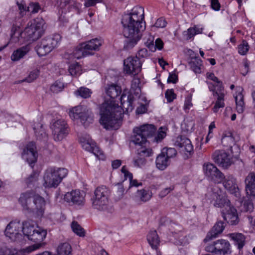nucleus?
<instances>
[{
	"label": "nucleus",
	"instance_id": "f257e3e1",
	"mask_svg": "<svg viewBox=\"0 0 255 255\" xmlns=\"http://www.w3.org/2000/svg\"><path fill=\"white\" fill-rule=\"evenodd\" d=\"M133 97L127 90H124L121 96V106L116 105L111 102L104 103L101 108V118L99 120L100 124L106 129L118 128L120 126L121 120L123 117V111H131L133 109L132 105Z\"/></svg>",
	"mask_w": 255,
	"mask_h": 255
},
{
	"label": "nucleus",
	"instance_id": "f03ea898",
	"mask_svg": "<svg viewBox=\"0 0 255 255\" xmlns=\"http://www.w3.org/2000/svg\"><path fill=\"white\" fill-rule=\"evenodd\" d=\"M143 19L144 8L140 6H134L129 13L123 16V33L127 39L125 44L126 49L132 48L141 38V32L145 27Z\"/></svg>",
	"mask_w": 255,
	"mask_h": 255
},
{
	"label": "nucleus",
	"instance_id": "7ed1b4c3",
	"mask_svg": "<svg viewBox=\"0 0 255 255\" xmlns=\"http://www.w3.org/2000/svg\"><path fill=\"white\" fill-rule=\"evenodd\" d=\"M156 128L152 124H146L133 129L131 141L135 146L147 147L148 143L147 138L155 134Z\"/></svg>",
	"mask_w": 255,
	"mask_h": 255
},
{
	"label": "nucleus",
	"instance_id": "20e7f679",
	"mask_svg": "<svg viewBox=\"0 0 255 255\" xmlns=\"http://www.w3.org/2000/svg\"><path fill=\"white\" fill-rule=\"evenodd\" d=\"M67 174L68 170L65 168L49 167L46 169L43 176V186L46 188H56Z\"/></svg>",
	"mask_w": 255,
	"mask_h": 255
},
{
	"label": "nucleus",
	"instance_id": "39448f33",
	"mask_svg": "<svg viewBox=\"0 0 255 255\" xmlns=\"http://www.w3.org/2000/svg\"><path fill=\"white\" fill-rule=\"evenodd\" d=\"M69 115L73 120H78L84 127H88L94 122V115L91 110L82 106H77L70 109Z\"/></svg>",
	"mask_w": 255,
	"mask_h": 255
},
{
	"label": "nucleus",
	"instance_id": "423d86ee",
	"mask_svg": "<svg viewBox=\"0 0 255 255\" xmlns=\"http://www.w3.org/2000/svg\"><path fill=\"white\" fill-rule=\"evenodd\" d=\"M44 21L42 19L35 20L33 23H28L27 26L21 32L24 42L33 41L38 39L44 32Z\"/></svg>",
	"mask_w": 255,
	"mask_h": 255
},
{
	"label": "nucleus",
	"instance_id": "0eeeda50",
	"mask_svg": "<svg viewBox=\"0 0 255 255\" xmlns=\"http://www.w3.org/2000/svg\"><path fill=\"white\" fill-rule=\"evenodd\" d=\"M60 39V35L58 34L42 39L35 47L37 54L43 56L48 54L57 45Z\"/></svg>",
	"mask_w": 255,
	"mask_h": 255
},
{
	"label": "nucleus",
	"instance_id": "6e6552de",
	"mask_svg": "<svg viewBox=\"0 0 255 255\" xmlns=\"http://www.w3.org/2000/svg\"><path fill=\"white\" fill-rule=\"evenodd\" d=\"M206 198L216 207L225 209L231 205L230 201L216 186L211 188V191H208L206 194Z\"/></svg>",
	"mask_w": 255,
	"mask_h": 255
},
{
	"label": "nucleus",
	"instance_id": "1a4fd4ad",
	"mask_svg": "<svg viewBox=\"0 0 255 255\" xmlns=\"http://www.w3.org/2000/svg\"><path fill=\"white\" fill-rule=\"evenodd\" d=\"M109 191L105 186L97 188V209L112 213L114 209L109 204L108 200Z\"/></svg>",
	"mask_w": 255,
	"mask_h": 255
},
{
	"label": "nucleus",
	"instance_id": "9d476101",
	"mask_svg": "<svg viewBox=\"0 0 255 255\" xmlns=\"http://www.w3.org/2000/svg\"><path fill=\"white\" fill-rule=\"evenodd\" d=\"M203 171L207 179L215 183H221L224 174L213 163L205 162L203 165Z\"/></svg>",
	"mask_w": 255,
	"mask_h": 255
},
{
	"label": "nucleus",
	"instance_id": "9b49d317",
	"mask_svg": "<svg viewBox=\"0 0 255 255\" xmlns=\"http://www.w3.org/2000/svg\"><path fill=\"white\" fill-rule=\"evenodd\" d=\"M214 161L219 166L227 168L234 162L233 155L225 150H216L212 154Z\"/></svg>",
	"mask_w": 255,
	"mask_h": 255
},
{
	"label": "nucleus",
	"instance_id": "f8f14e48",
	"mask_svg": "<svg viewBox=\"0 0 255 255\" xmlns=\"http://www.w3.org/2000/svg\"><path fill=\"white\" fill-rule=\"evenodd\" d=\"M51 128L53 138L56 141L62 140L68 133V126L66 121L63 119L55 120Z\"/></svg>",
	"mask_w": 255,
	"mask_h": 255
},
{
	"label": "nucleus",
	"instance_id": "ddd939ff",
	"mask_svg": "<svg viewBox=\"0 0 255 255\" xmlns=\"http://www.w3.org/2000/svg\"><path fill=\"white\" fill-rule=\"evenodd\" d=\"M95 50H96V38L78 45L73 51L72 56L79 59L85 56L92 54V51Z\"/></svg>",
	"mask_w": 255,
	"mask_h": 255
},
{
	"label": "nucleus",
	"instance_id": "4468645a",
	"mask_svg": "<svg viewBox=\"0 0 255 255\" xmlns=\"http://www.w3.org/2000/svg\"><path fill=\"white\" fill-rule=\"evenodd\" d=\"M47 231L39 227H37L36 230L29 237V240L35 242L34 245L29 246L24 249L25 252L30 253L34 251L39 249L43 245L41 243L45 238Z\"/></svg>",
	"mask_w": 255,
	"mask_h": 255
},
{
	"label": "nucleus",
	"instance_id": "2eb2a0df",
	"mask_svg": "<svg viewBox=\"0 0 255 255\" xmlns=\"http://www.w3.org/2000/svg\"><path fill=\"white\" fill-rule=\"evenodd\" d=\"M22 224L20 222L11 221L6 226L5 235L14 242H20L23 239L21 234Z\"/></svg>",
	"mask_w": 255,
	"mask_h": 255
},
{
	"label": "nucleus",
	"instance_id": "dca6fc26",
	"mask_svg": "<svg viewBox=\"0 0 255 255\" xmlns=\"http://www.w3.org/2000/svg\"><path fill=\"white\" fill-rule=\"evenodd\" d=\"M142 61L137 56L127 58L124 62L125 71L128 74H137L141 70Z\"/></svg>",
	"mask_w": 255,
	"mask_h": 255
},
{
	"label": "nucleus",
	"instance_id": "f3484780",
	"mask_svg": "<svg viewBox=\"0 0 255 255\" xmlns=\"http://www.w3.org/2000/svg\"><path fill=\"white\" fill-rule=\"evenodd\" d=\"M137 156L133 159L134 166L141 167L146 163L145 157L152 155L153 152L151 148L142 146H136Z\"/></svg>",
	"mask_w": 255,
	"mask_h": 255
},
{
	"label": "nucleus",
	"instance_id": "a211bd4d",
	"mask_svg": "<svg viewBox=\"0 0 255 255\" xmlns=\"http://www.w3.org/2000/svg\"><path fill=\"white\" fill-rule=\"evenodd\" d=\"M35 149V143L30 142L27 144L22 153V158L27 162L31 167H33L37 161L38 154Z\"/></svg>",
	"mask_w": 255,
	"mask_h": 255
},
{
	"label": "nucleus",
	"instance_id": "6ab92c4d",
	"mask_svg": "<svg viewBox=\"0 0 255 255\" xmlns=\"http://www.w3.org/2000/svg\"><path fill=\"white\" fill-rule=\"evenodd\" d=\"M221 183H223L224 188L231 194L237 198L240 197V192L236 183V179L233 175L225 176V178Z\"/></svg>",
	"mask_w": 255,
	"mask_h": 255
},
{
	"label": "nucleus",
	"instance_id": "aec40b11",
	"mask_svg": "<svg viewBox=\"0 0 255 255\" xmlns=\"http://www.w3.org/2000/svg\"><path fill=\"white\" fill-rule=\"evenodd\" d=\"M222 214L224 220L229 224L236 225L239 222L237 210L231 204L222 210Z\"/></svg>",
	"mask_w": 255,
	"mask_h": 255
},
{
	"label": "nucleus",
	"instance_id": "412c9836",
	"mask_svg": "<svg viewBox=\"0 0 255 255\" xmlns=\"http://www.w3.org/2000/svg\"><path fill=\"white\" fill-rule=\"evenodd\" d=\"M175 146L182 148L183 151L191 153L193 150V146L189 139L185 136L179 135L174 139Z\"/></svg>",
	"mask_w": 255,
	"mask_h": 255
},
{
	"label": "nucleus",
	"instance_id": "4be33fe9",
	"mask_svg": "<svg viewBox=\"0 0 255 255\" xmlns=\"http://www.w3.org/2000/svg\"><path fill=\"white\" fill-rule=\"evenodd\" d=\"M64 200L68 203L81 205L83 203L84 197L79 190H75L66 193L64 197Z\"/></svg>",
	"mask_w": 255,
	"mask_h": 255
},
{
	"label": "nucleus",
	"instance_id": "5701e85b",
	"mask_svg": "<svg viewBox=\"0 0 255 255\" xmlns=\"http://www.w3.org/2000/svg\"><path fill=\"white\" fill-rule=\"evenodd\" d=\"M35 196V195L31 191L23 193L19 198V202L23 208L30 210L34 206L33 200Z\"/></svg>",
	"mask_w": 255,
	"mask_h": 255
},
{
	"label": "nucleus",
	"instance_id": "b1692460",
	"mask_svg": "<svg viewBox=\"0 0 255 255\" xmlns=\"http://www.w3.org/2000/svg\"><path fill=\"white\" fill-rule=\"evenodd\" d=\"M224 228V222L222 221L217 222L211 230L207 234L204 241L207 242L217 238L219 234L223 232Z\"/></svg>",
	"mask_w": 255,
	"mask_h": 255
},
{
	"label": "nucleus",
	"instance_id": "393cba45",
	"mask_svg": "<svg viewBox=\"0 0 255 255\" xmlns=\"http://www.w3.org/2000/svg\"><path fill=\"white\" fill-rule=\"evenodd\" d=\"M33 203L34 206L30 208V210L35 212L38 216H42L45 209L44 199L41 196L35 195Z\"/></svg>",
	"mask_w": 255,
	"mask_h": 255
},
{
	"label": "nucleus",
	"instance_id": "a878e982",
	"mask_svg": "<svg viewBox=\"0 0 255 255\" xmlns=\"http://www.w3.org/2000/svg\"><path fill=\"white\" fill-rule=\"evenodd\" d=\"M79 141L84 149L96 155L94 152L95 143L89 135L85 134L80 136Z\"/></svg>",
	"mask_w": 255,
	"mask_h": 255
},
{
	"label": "nucleus",
	"instance_id": "bb28decb",
	"mask_svg": "<svg viewBox=\"0 0 255 255\" xmlns=\"http://www.w3.org/2000/svg\"><path fill=\"white\" fill-rule=\"evenodd\" d=\"M246 190L248 196L255 197V173H250L246 179Z\"/></svg>",
	"mask_w": 255,
	"mask_h": 255
},
{
	"label": "nucleus",
	"instance_id": "cd10ccee",
	"mask_svg": "<svg viewBox=\"0 0 255 255\" xmlns=\"http://www.w3.org/2000/svg\"><path fill=\"white\" fill-rule=\"evenodd\" d=\"M23 38V37H21V32L19 30V27L13 26L10 31V39L7 43L18 42L20 44H22L24 42V40H22Z\"/></svg>",
	"mask_w": 255,
	"mask_h": 255
},
{
	"label": "nucleus",
	"instance_id": "c85d7f7f",
	"mask_svg": "<svg viewBox=\"0 0 255 255\" xmlns=\"http://www.w3.org/2000/svg\"><path fill=\"white\" fill-rule=\"evenodd\" d=\"M189 65L195 74L201 73L204 68L202 61L197 57L191 58L189 62Z\"/></svg>",
	"mask_w": 255,
	"mask_h": 255
},
{
	"label": "nucleus",
	"instance_id": "c756f323",
	"mask_svg": "<svg viewBox=\"0 0 255 255\" xmlns=\"http://www.w3.org/2000/svg\"><path fill=\"white\" fill-rule=\"evenodd\" d=\"M155 162L157 168L160 170H164L168 166L170 161L165 156L164 150L157 156Z\"/></svg>",
	"mask_w": 255,
	"mask_h": 255
},
{
	"label": "nucleus",
	"instance_id": "7c9ffc66",
	"mask_svg": "<svg viewBox=\"0 0 255 255\" xmlns=\"http://www.w3.org/2000/svg\"><path fill=\"white\" fill-rule=\"evenodd\" d=\"M215 243L217 254L225 255L228 253L230 246L228 241L224 240H219L215 242Z\"/></svg>",
	"mask_w": 255,
	"mask_h": 255
},
{
	"label": "nucleus",
	"instance_id": "2f4dec72",
	"mask_svg": "<svg viewBox=\"0 0 255 255\" xmlns=\"http://www.w3.org/2000/svg\"><path fill=\"white\" fill-rule=\"evenodd\" d=\"M29 43L22 46L14 51L11 55V58L12 61H18L22 58L30 50Z\"/></svg>",
	"mask_w": 255,
	"mask_h": 255
},
{
	"label": "nucleus",
	"instance_id": "473e14b6",
	"mask_svg": "<svg viewBox=\"0 0 255 255\" xmlns=\"http://www.w3.org/2000/svg\"><path fill=\"white\" fill-rule=\"evenodd\" d=\"M151 197V193L148 190L141 189L137 190L134 200L136 202H146Z\"/></svg>",
	"mask_w": 255,
	"mask_h": 255
},
{
	"label": "nucleus",
	"instance_id": "72a5a7b5",
	"mask_svg": "<svg viewBox=\"0 0 255 255\" xmlns=\"http://www.w3.org/2000/svg\"><path fill=\"white\" fill-rule=\"evenodd\" d=\"M147 240L153 249L157 250L160 240L156 231H151L147 236Z\"/></svg>",
	"mask_w": 255,
	"mask_h": 255
},
{
	"label": "nucleus",
	"instance_id": "f704fd0d",
	"mask_svg": "<svg viewBox=\"0 0 255 255\" xmlns=\"http://www.w3.org/2000/svg\"><path fill=\"white\" fill-rule=\"evenodd\" d=\"M107 95L112 99L117 98L122 92L121 87L116 84L109 85L106 89Z\"/></svg>",
	"mask_w": 255,
	"mask_h": 255
},
{
	"label": "nucleus",
	"instance_id": "c9c22d12",
	"mask_svg": "<svg viewBox=\"0 0 255 255\" xmlns=\"http://www.w3.org/2000/svg\"><path fill=\"white\" fill-rule=\"evenodd\" d=\"M215 96L217 97V101L213 108V111L214 113H217L218 112L220 108H223L225 106L224 102L225 96L224 89L223 90L219 91V92L217 91L216 92V95Z\"/></svg>",
	"mask_w": 255,
	"mask_h": 255
},
{
	"label": "nucleus",
	"instance_id": "e433bc0d",
	"mask_svg": "<svg viewBox=\"0 0 255 255\" xmlns=\"http://www.w3.org/2000/svg\"><path fill=\"white\" fill-rule=\"evenodd\" d=\"M21 224V232L23 233V235L27 237L28 239H29V237L30 235H32V234L37 229H35L33 225H32L29 221H25Z\"/></svg>",
	"mask_w": 255,
	"mask_h": 255
},
{
	"label": "nucleus",
	"instance_id": "4c0bfd02",
	"mask_svg": "<svg viewBox=\"0 0 255 255\" xmlns=\"http://www.w3.org/2000/svg\"><path fill=\"white\" fill-rule=\"evenodd\" d=\"M230 237L234 241L235 244L238 246L240 250L242 249L245 245V237L241 233H232L230 234Z\"/></svg>",
	"mask_w": 255,
	"mask_h": 255
},
{
	"label": "nucleus",
	"instance_id": "58836bf2",
	"mask_svg": "<svg viewBox=\"0 0 255 255\" xmlns=\"http://www.w3.org/2000/svg\"><path fill=\"white\" fill-rule=\"evenodd\" d=\"M236 110L238 113H243L245 110V103L244 101V96L242 92H239L235 97Z\"/></svg>",
	"mask_w": 255,
	"mask_h": 255
},
{
	"label": "nucleus",
	"instance_id": "ea45409f",
	"mask_svg": "<svg viewBox=\"0 0 255 255\" xmlns=\"http://www.w3.org/2000/svg\"><path fill=\"white\" fill-rule=\"evenodd\" d=\"M72 248L69 244H60L57 249V255H71Z\"/></svg>",
	"mask_w": 255,
	"mask_h": 255
},
{
	"label": "nucleus",
	"instance_id": "a19ab883",
	"mask_svg": "<svg viewBox=\"0 0 255 255\" xmlns=\"http://www.w3.org/2000/svg\"><path fill=\"white\" fill-rule=\"evenodd\" d=\"M221 141L224 146L230 148L235 144V139L230 132H227L223 134Z\"/></svg>",
	"mask_w": 255,
	"mask_h": 255
},
{
	"label": "nucleus",
	"instance_id": "79ce46f5",
	"mask_svg": "<svg viewBox=\"0 0 255 255\" xmlns=\"http://www.w3.org/2000/svg\"><path fill=\"white\" fill-rule=\"evenodd\" d=\"M92 93V92L90 89L84 87H81L74 92L76 96H80L85 99L89 98Z\"/></svg>",
	"mask_w": 255,
	"mask_h": 255
},
{
	"label": "nucleus",
	"instance_id": "37998d69",
	"mask_svg": "<svg viewBox=\"0 0 255 255\" xmlns=\"http://www.w3.org/2000/svg\"><path fill=\"white\" fill-rule=\"evenodd\" d=\"M68 70L71 76H77L81 74L82 69L81 66L78 63H76L71 64Z\"/></svg>",
	"mask_w": 255,
	"mask_h": 255
},
{
	"label": "nucleus",
	"instance_id": "c03bdc74",
	"mask_svg": "<svg viewBox=\"0 0 255 255\" xmlns=\"http://www.w3.org/2000/svg\"><path fill=\"white\" fill-rule=\"evenodd\" d=\"M72 231L80 237L85 236V231L82 227L76 221H73L71 223Z\"/></svg>",
	"mask_w": 255,
	"mask_h": 255
},
{
	"label": "nucleus",
	"instance_id": "a18cd8bd",
	"mask_svg": "<svg viewBox=\"0 0 255 255\" xmlns=\"http://www.w3.org/2000/svg\"><path fill=\"white\" fill-rule=\"evenodd\" d=\"M117 191L115 195V200L118 201L122 199L125 194V189L122 183H119L117 184Z\"/></svg>",
	"mask_w": 255,
	"mask_h": 255
},
{
	"label": "nucleus",
	"instance_id": "49530a36",
	"mask_svg": "<svg viewBox=\"0 0 255 255\" xmlns=\"http://www.w3.org/2000/svg\"><path fill=\"white\" fill-rule=\"evenodd\" d=\"M167 128L165 127H160L157 132V134L155 136L153 141L156 142H160L166 135Z\"/></svg>",
	"mask_w": 255,
	"mask_h": 255
},
{
	"label": "nucleus",
	"instance_id": "de8ad7c7",
	"mask_svg": "<svg viewBox=\"0 0 255 255\" xmlns=\"http://www.w3.org/2000/svg\"><path fill=\"white\" fill-rule=\"evenodd\" d=\"M250 46L248 42L243 40L242 43L238 46V52L240 55H245L249 50Z\"/></svg>",
	"mask_w": 255,
	"mask_h": 255
},
{
	"label": "nucleus",
	"instance_id": "09e8293b",
	"mask_svg": "<svg viewBox=\"0 0 255 255\" xmlns=\"http://www.w3.org/2000/svg\"><path fill=\"white\" fill-rule=\"evenodd\" d=\"M206 75L207 78L212 80L213 82L217 83V86L218 87V91L223 90L224 88L222 85V82L219 80L218 78L216 76H215L214 73H207Z\"/></svg>",
	"mask_w": 255,
	"mask_h": 255
},
{
	"label": "nucleus",
	"instance_id": "8fccbe9b",
	"mask_svg": "<svg viewBox=\"0 0 255 255\" xmlns=\"http://www.w3.org/2000/svg\"><path fill=\"white\" fill-rule=\"evenodd\" d=\"M64 86V84L59 81H56L54 84H53L51 87L50 90L54 93H58L63 90Z\"/></svg>",
	"mask_w": 255,
	"mask_h": 255
},
{
	"label": "nucleus",
	"instance_id": "3c124183",
	"mask_svg": "<svg viewBox=\"0 0 255 255\" xmlns=\"http://www.w3.org/2000/svg\"><path fill=\"white\" fill-rule=\"evenodd\" d=\"M38 174L36 172H33L25 180L26 184L29 186L34 184L38 179Z\"/></svg>",
	"mask_w": 255,
	"mask_h": 255
},
{
	"label": "nucleus",
	"instance_id": "603ef678",
	"mask_svg": "<svg viewBox=\"0 0 255 255\" xmlns=\"http://www.w3.org/2000/svg\"><path fill=\"white\" fill-rule=\"evenodd\" d=\"M39 74V70L37 69H34L30 72L25 81L29 83L32 82L38 77Z\"/></svg>",
	"mask_w": 255,
	"mask_h": 255
},
{
	"label": "nucleus",
	"instance_id": "864d4df0",
	"mask_svg": "<svg viewBox=\"0 0 255 255\" xmlns=\"http://www.w3.org/2000/svg\"><path fill=\"white\" fill-rule=\"evenodd\" d=\"M40 8L41 7L38 2H32L30 3L27 6V11L32 13H37Z\"/></svg>",
	"mask_w": 255,
	"mask_h": 255
},
{
	"label": "nucleus",
	"instance_id": "5fc2aeb1",
	"mask_svg": "<svg viewBox=\"0 0 255 255\" xmlns=\"http://www.w3.org/2000/svg\"><path fill=\"white\" fill-rule=\"evenodd\" d=\"M164 151L165 156L169 159L175 157L177 154L176 149L174 148H164L162 151Z\"/></svg>",
	"mask_w": 255,
	"mask_h": 255
},
{
	"label": "nucleus",
	"instance_id": "6e6d98bb",
	"mask_svg": "<svg viewBox=\"0 0 255 255\" xmlns=\"http://www.w3.org/2000/svg\"><path fill=\"white\" fill-rule=\"evenodd\" d=\"M140 81L138 79H134L131 82V91H134V94L138 95L140 92V89L139 86Z\"/></svg>",
	"mask_w": 255,
	"mask_h": 255
},
{
	"label": "nucleus",
	"instance_id": "4d7b16f0",
	"mask_svg": "<svg viewBox=\"0 0 255 255\" xmlns=\"http://www.w3.org/2000/svg\"><path fill=\"white\" fill-rule=\"evenodd\" d=\"M3 255H18L17 251L12 248L4 246L0 248Z\"/></svg>",
	"mask_w": 255,
	"mask_h": 255
},
{
	"label": "nucleus",
	"instance_id": "13d9d810",
	"mask_svg": "<svg viewBox=\"0 0 255 255\" xmlns=\"http://www.w3.org/2000/svg\"><path fill=\"white\" fill-rule=\"evenodd\" d=\"M70 1V0H57V3L59 4V6L63 9L62 12H66L68 10Z\"/></svg>",
	"mask_w": 255,
	"mask_h": 255
},
{
	"label": "nucleus",
	"instance_id": "bf43d9fd",
	"mask_svg": "<svg viewBox=\"0 0 255 255\" xmlns=\"http://www.w3.org/2000/svg\"><path fill=\"white\" fill-rule=\"evenodd\" d=\"M165 98L168 102H172L176 98V95L173 89H168L165 92Z\"/></svg>",
	"mask_w": 255,
	"mask_h": 255
},
{
	"label": "nucleus",
	"instance_id": "052dcab7",
	"mask_svg": "<svg viewBox=\"0 0 255 255\" xmlns=\"http://www.w3.org/2000/svg\"><path fill=\"white\" fill-rule=\"evenodd\" d=\"M136 56H137L138 59L141 60V59L147 58L149 56V53L147 49L141 48L138 51Z\"/></svg>",
	"mask_w": 255,
	"mask_h": 255
},
{
	"label": "nucleus",
	"instance_id": "680f3d73",
	"mask_svg": "<svg viewBox=\"0 0 255 255\" xmlns=\"http://www.w3.org/2000/svg\"><path fill=\"white\" fill-rule=\"evenodd\" d=\"M244 210L246 212H251L254 209V205L250 200H246L243 204Z\"/></svg>",
	"mask_w": 255,
	"mask_h": 255
},
{
	"label": "nucleus",
	"instance_id": "e2e57ef3",
	"mask_svg": "<svg viewBox=\"0 0 255 255\" xmlns=\"http://www.w3.org/2000/svg\"><path fill=\"white\" fill-rule=\"evenodd\" d=\"M196 35V32L192 27H190L187 30L184 31L183 35L186 37L187 40L190 39Z\"/></svg>",
	"mask_w": 255,
	"mask_h": 255
},
{
	"label": "nucleus",
	"instance_id": "0e129e2a",
	"mask_svg": "<svg viewBox=\"0 0 255 255\" xmlns=\"http://www.w3.org/2000/svg\"><path fill=\"white\" fill-rule=\"evenodd\" d=\"M17 5L19 10L20 14L22 16H23L27 11V7L26 6L25 4L22 2L20 3L17 2Z\"/></svg>",
	"mask_w": 255,
	"mask_h": 255
},
{
	"label": "nucleus",
	"instance_id": "69168bd1",
	"mask_svg": "<svg viewBox=\"0 0 255 255\" xmlns=\"http://www.w3.org/2000/svg\"><path fill=\"white\" fill-rule=\"evenodd\" d=\"M192 107V96L191 95H188L185 98L184 102V109L189 110Z\"/></svg>",
	"mask_w": 255,
	"mask_h": 255
},
{
	"label": "nucleus",
	"instance_id": "338daca9",
	"mask_svg": "<svg viewBox=\"0 0 255 255\" xmlns=\"http://www.w3.org/2000/svg\"><path fill=\"white\" fill-rule=\"evenodd\" d=\"M122 172L124 174L125 178L126 179H129V180H131L132 178V174L131 173L129 172L126 166H124L121 169Z\"/></svg>",
	"mask_w": 255,
	"mask_h": 255
},
{
	"label": "nucleus",
	"instance_id": "774afa93",
	"mask_svg": "<svg viewBox=\"0 0 255 255\" xmlns=\"http://www.w3.org/2000/svg\"><path fill=\"white\" fill-rule=\"evenodd\" d=\"M211 7L215 10L219 11L220 9L221 5L218 0H210Z\"/></svg>",
	"mask_w": 255,
	"mask_h": 255
}]
</instances>
